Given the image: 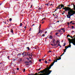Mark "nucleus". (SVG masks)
I'll list each match as a JSON object with an SVG mask.
<instances>
[{
  "instance_id": "f257e3e1",
  "label": "nucleus",
  "mask_w": 75,
  "mask_h": 75,
  "mask_svg": "<svg viewBox=\"0 0 75 75\" xmlns=\"http://www.w3.org/2000/svg\"><path fill=\"white\" fill-rule=\"evenodd\" d=\"M47 67L45 69L42 71L43 73L45 72H46V74H40V75H49L52 72V70H50V69H51V67L49 66V67L48 66H46Z\"/></svg>"
},
{
  "instance_id": "f03ea898",
  "label": "nucleus",
  "mask_w": 75,
  "mask_h": 75,
  "mask_svg": "<svg viewBox=\"0 0 75 75\" xmlns=\"http://www.w3.org/2000/svg\"><path fill=\"white\" fill-rule=\"evenodd\" d=\"M59 59H57V60L56 61H55V60H54L53 61L54 62H53V63L50 65V67L51 68V67H52L53 65H54V63H55V62H57V61H58V60H60V59H61V57H59Z\"/></svg>"
},
{
  "instance_id": "7ed1b4c3",
  "label": "nucleus",
  "mask_w": 75,
  "mask_h": 75,
  "mask_svg": "<svg viewBox=\"0 0 75 75\" xmlns=\"http://www.w3.org/2000/svg\"><path fill=\"white\" fill-rule=\"evenodd\" d=\"M62 9H63V10H65L64 11H68V12H69V11L71 10V9L69 7H67L66 6L64 8H63Z\"/></svg>"
},
{
  "instance_id": "20e7f679",
  "label": "nucleus",
  "mask_w": 75,
  "mask_h": 75,
  "mask_svg": "<svg viewBox=\"0 0 75 75\" xmlns=\"http://www.w3.org/2000/svg\"><path fill=\"white\" fill-rule=\"evenodd\" d=\"M68 15H67V18H71V17L73 15V14L71 13V11H70L69 12H68Z\"/></svg>"
},
{
  "instance_id": "39448f33",
  "label": "nucleus",
  "mask_w": 75,
  "mask_h": 75,
  "mask_svg": "<svg viewBox=\"0 0 75 75\" xmlns=\"http://www.w3.org/2000/svg\"><path fill=\"white\" fill-rule=\"evenodd\" d=\"M68 40H69V48H71V43H72V44H73V45H75V44L74 43V42H72L71 41H72V40H71L69 38H68Z\"/></svg>"
},
{
  "instance_id": "423d86ee",
  "label": "nucleus",
  "mask_w": 75,
  "mask_h": 75,
  "mask_svg": "<svg viewBox=\"0 0 75 75\" xmlns=\"http://www.w3.org/2000/svg\"><path fill=\"white\" fill-rule=\"evenodd\" d=\"M53 44H51V45H52L53 47H55V46L57 45V44H55L56 43V41H55V39H53Z\"/></svg>"
},
{
  "instance_id": "0eeeda50",
  "label": "nucleus",
  "mask_w": 75,
  "mask_h": 75,
  "mask_svg": "<svg viewBox=\"0 0 75 75\" xmlns=\"http://www.w3.org/2000/svg\"><path fill=\"white\" fill-rule=\"evenodd\" d=\"M30 52H25V55L23 56V57H25V56H30Z\"/></svg>"
},
{
  "instance_id": "6e6552de",
  "label": "nucleus",
  "mask_w": 75,
  "mask_h": 75,
  "mask_svg": "<svg viewBox=\"0 0 75 75\" xmlns=\"http://www.w3.org/2000/svg\"><path fill=\"white\" fill-rule=\"evenodd\" d=\"M70 12H71V13L73 14V15L74 16V14H75V11H73L72 9H71V10H70Z\"/></svg>"
},
{
  "instance_id": "1a4fd4ad",
  "label": "nucleus",
  "mask_w": 75,
  "mask_h": 75,
  "mask_svg": "<svg viewBox=\"0 0 75 75\" xmlns=\"http://www.w3.org/2000/svg\"><path fill=\"white\" fill-rule=\"evenodd\" d=\"M71 40V42H74V44H75V37L74 38H73V39H70V40Z\"/></svg>"
},
{
  "instance_id": "9d476101",
  "label": "nucleus",
  "mask_w": 75,
  "mask_h": 75,
  "mask_svg": "<svg viewBox=\"0 0 75 75\" xmlns=\"http://www.w3.org/2000/svg\"><path fill=\"white\" fill-rule=\"evenodd\" d=\"M40 72L38 73H36L35 74H34V75H40V74H40Z\"/></svg>"
},
{
  "instance_id": "9b49d317",
  "label": "nucleus",
  "mask_w": 75,
  "mask_h": 75,
  "mask_svg": "<svg viewBox=\"0 0 75 75\" xmlns=\"http://www.w3.org/2000/svg\"><path fill=\"white\" fill-rule=\"evenodd\" d=\"M61 7V5H59L58 7H56L57 9H59V8Z\"/></svg>"
},
{
  "instance_id": "f8f14e48",
  "label": "nucleus",
  "mask_w": 75,
  "mask_h": 75,
  "mask_svg": "<svg viewBox=\"0 0 75 75\" xmlns=\"http://www.w3.org/2000/svg\"><path fill=\"white\" fill-rule=\"evenodd\" d=\"M25 64H26V63H27V64H30V62H28V61H25Z\"/></svg>"
},
{
  "instance_id": "ddd939ff",
  "label": "nucleus",
  "mask_w": 75,
  "mask_h": 75,
  "mask_svg": "<svg viewBox=\"0 0 75 75\" xmlns=\"http://www.w3.org/2000/svg\"><path fill=\"white\" fill-rule=\"evenodd\" d=\"M11 33H12V34H13V30L12 29H11Z\"/></svg>"
},
{
  "instance_id": "4468645a",
  "label": "nucleus",
  "mask_w": 75,
  "mask_h": 75,
  "mask_svg": "<svg viewBox=\"0 0 75 75\" xmlns=\"http://www.w3.org/2000/svg\"><path fill=\"white\" fill-rule=\"evenodd\" d=\"M60 6H61V7H62V8H63V7H64V5H63L62 4H60Z\"/></svg>"
},
{
  "instance_id": "2eb2a0df",
  "label": "nucleus",
  "mask_w": 75,
  "mask_h": 75,
  "mask_svg": "<svg viewBox=\"0 0 75 75\" xmlns=\"http://www.w3.org/2000/svg\"><path fill=\"white\" fill-rule=\"evenodd\" d=\"M3 64V63L1 62L0 63V67H2V65L1 64Z\"/></svg>"
},
{
  "instance_id": "dca6fc26",
  "label": "nucleus",
  "mask_w": 75,
  "mask_h": 75,
  "mask_svg": "<svg viewBox=\"0 0 75 75\" xmlns=\"http://www.w3.org/2000/svg\"><path fill=\"white\" fill-rule=\"evenodd\" d=\"M26 48H27V49H28V51H29V50H30V47H28Z\"/></svg>"
},
{
  "instance_id": "f3484780",
  "label": "nucleus",
  "mask_w": 75,
  "mask_h": 75,
  "mask_svg": "<svg viewBox=\"0 0 75 75\" xmlns=\"http://www.w3.org/2000/svg\"><path fill=\"white\" fill-rule=\"evenodd\" d=\"M56 42V44L57 45V44H58V42H59V40H57Z\"/></svg>"
},
{
  "instance_id": "a211bd4d",
  "label": "nucleus",
  "mask_w": 75,
  "mask_h": 75,
  "mask_svg": "<svg viewBox=\"0 0 75 75\" xmlns=\"http://www.w3.org/2000/svg\"><path fill=\"white\" fill-rule=\"evenodd\" d=\"M65 28H63L61 29H60V30H62L63 31L65 29Z\"/></svg>"
},
{
  "instance_id": "6ab92c4d",
  "label": "nucleus",
  "mask_w": 75,
  "mask_h": 75,
  "mask_svg": "<svg viewBox=\"0 0 75 75\" xmlns=\"http://www.w3.org/2000/svg\"><path fill=\"white\" fill-rule=\"evenodd\" d=\"M22 25H23V24H22V23H21L20 24V27H21Z\"/></svg>"
},
{
  "instance_id": "aec40b11",
  "label": "nucleus",
  "mask_w": 75,
  "mask_h": 75,
  "mask_svg": "<svg viewBox=\"0 0 75 75\" xmlns=\"http://www.w3.org/2000/svg\"><path fill=\"white\" fill-rule=\"evenodd\" d=\"M9 21H12V18H9Z\"/></svg>"
},
{
  "instance_id": "412c9836",
  "label": "nucleus",
  "mask_w": 75,
  "mask_h": 75,
  "mask_svg": "<svg viewBox=\"0 0 75 75\" xmlns=\"http://www.w3.org/2000/svg\"><path fill=\"white\" fill-rule=\"evenodd\" d=\"M50 38L51 39H52V38H53L52 36H51V35H50Z\"/></svg>"
},
{
  "instance_id": "4be33fe9",
  "label": "nucleus",
  "mask_w": 75,
  "mask_h": 75,
  "mask_svg": "<svg viewBox=\"0 0 75 75\" xmlns=\"http://www.w3.org/2000/svg\"><path fill=\"white\" fill-rule=\"evenodd\" d=\"M58 16L56 15V16L55 17V18H58Z\"/></svg>"
},
{
  "instance_id": "5701e85b",
  "label": "nucleus",
  "mask_w": 75,
  "mask_h": 75,
  "mask_svg": "<svg viewBox=\"0 0 75 75\" xmlns=\"http://www.w3.org/2000/svg\"><path fill=\"white\" fill-rule=\"evenodd\" d=\"M66 47H67V48H69V45L66 46Z\"/></svg>"
},
{
  "instance_id": "b1692460",
  "label": "nucleus",
  "mask_w": 75,
  "mask_h": 75,
  "mask_svg": "<svg viewBox=\"0 0 75 75\" xmlns=\"http://www.w3.org/2000/svg\"><path fill=\"white\" fill-rule=\"evenodd\" d=\"M41 25H40L39 27V29H40L41 28Z\"/></svg>"
},
{
  "instance_id": "393cba45",
  "label": "nucleus",
  "mask_w": 75,
  "mask_h": 75,
  "mask_svg": "<svg viewBox=\"0 0 75 75\" xmlns=\"http://www.w3.org/2000/svg\"><path fill=\"white\" fill-rule=\"evenodd\" d=\"M20 62H21L22 61V59H20V60H19Z\"/></svg>"
},
{
  "instance_id": "a878e982",
  "label": "nucleus",
  "mask_w": 75,
  "mask_h": 75,
  "mask_svg": "<svg viewBox=\"0 0 75 75\" xmlns=\"http://www.w3.org/2000/svg\"><path fill=\"white\" fill-rule=\"evenodd\" d=\"M74 10H75V5H74Z\"/></svg>"
},
{
  "instance_id": "bb28decb",
  "label": "nucleus",
  "mask_w": 75,
  "mask_h": 75,
  "mask_svg": "<svg viewBox=\"0 0 75 75\" xmlns=\"http://www.w3.org/2000/svg\"><path fill=\"white\" fill-rule=\"evenodd\" d=\"M45 64H47V62H47V61H46V60H45Z\"/></svg>"
},
{
  "instance_id": "cd10ccee",
  "label": "nucleus",
  "mask_w": 75,
  "mask_h": 75,
  "mask_svg": "<svg viewBox=\"0 0 75 75\" xmlns=\"http://www.w3.org/2000/svg\"><path fill=\"white\" fill-rule=\"evenodd\" d=\"M65 45H66V43H64V45H63V46L64 47L65 46Z\"/></svg>"
},
{
  "instance_id": "c85d7f7f",
  "label": "nucleus",
  "mask_w": 75,
  "mask_h": 75,
  "mask_svg": "<svg viewBox=\"0 0 75 75\" xmlns=\"http://www.w3.org/2000/svg\"><path fill=\"white\" fill-rule=\"evenodd\" d=\"M38 9L39 10H41V8L39 7V8H38Z\"/></svg>"
},
{
  "instance_id": "c756f323",
  "label": "nucleus",
  "mask_w": 75,
  "mask_h": 75,
  "mask_svg": "<svg viewBox=\"0 0 75 75\" xmlns=\"http://www.w3.org/2000/svg\"><path fill=\"white\" fill-rule=\"evenodd\" d=\"M58 34V33H56V35H57V34Z\"/></svg>"
},
{
  "instance_id": "7c9ffc66",
  "label": "nucleus",
  "mask_w": 75,
  "mask_h": 75,
  "mask_svg": "<svg viewBox=\"0 0 75 75\" xmlns=\"http://www.w3.org/2000/svg\"><path fill=\"white\" fill-rule=\"evenodd\" d=\"M26 59H28V61L30 60V59H29L28 58H26Z\"/></svg>"
},
{
  "instance_id": "2f4dec72",
  "label": "nucleus",
  "mask_w": 75,
  "mask_h": 75,
  "mask_svg": "<svg viewBox=\"0 0 75 75\" xmlns=\"http://www.w3.org/2000/svg\"><path fill=\"white\" fill-rule=\"evenodd\" d=\"M16 69L17 70V71H18L19 70V68H16Z\"/></svg>"
},
{
  "instance_id": "473e14b6",
  "label": "nucleus",
  "mask_w": 75,
  "mask_h": 75,
  "mask_svg": "<svg viewBox=\"0 0 75 75\" xmlns=\"http://www.w3.org/2000/svg\"><path fill=\"white\" fill-rule=\"evenodd\" d=\"M25 71V69H23V72H24Z\"/></svg>"
},
{
  "instance_id": "72a5a7b5",
  "label": "nucleus",
  "mask_w": 75,
  "mask_h": 75,
  "mask_svg": "<svg viewBox=\"0 0 75 75\" xmlns=\"http://www.w3.org/2000/svg\"><path fill=\"white\" fill-rule=\"evenodd\" d=\"M3 54H3V53H2V54H1V57L3 56Z\"/></svg>"
},
{
  "instance_id": "f704fd0d",
  "label": "nucleus",
  "mask_w": 75,
  "mask_h": 75,
  "mask_svg": "<svg viewBox=\"0 0 75 75\" xmlns=\"http://www.w3.org/2000/svg\"><path fill=\"white\" fill-rule=\"evenodd\" d=\"M45 20V18L42 19V20Z\"/></svg>"
},
{
  "instance_id": "c9c22d12",
  "label": "nucleus",
  "mask_w": 75,
  "mask_h": 75,
  "mask_svg": "<svg viewBox=\"0 0 75 75\" xmlns=\"http://www.w3.org/2000/svg\"><path fill=\"white\" fill-rule=\"evenodd\" d=\"M51 50H49L48 52H51Z\"/></svg>"
},
{
  "instance_id": "e433bc0d",
  "label": "nucleus",
  "mask_w": 75,
  "mask_h": 75,
  "mask_svg": "<svg viewBox=\"0 0 75 75\" xmlns=\"http://www.w3.org/2000/svg\"><path fill=\"white\" fill-rule=\"evenodd\" d=\"M59 44L58 45V46H60V44H59Z\"/></svg>"
},
{
  "instance_id": "4c0bfd02",
  "label": "nucleus",
  "mask_w": 75,
  "mask_h": 75,
  "mask_svg": "<svg viewBox=\"0 0 75 75\" xmlns=\"http://www.w3.org/2000/svg\"><path fill=\"white\" fill-rule=\"evenodd\" d=\"M7 58H8V59H9V58H10V56H8V57Z\"/></svg>"
},
{
  "instance_id": "58836bf2",
  "label": "nucleus",
  "mask_w": 75,
  "mask_h": 75,
  "mask_svg": "<svg viewBox=\"0 0 75 75\" xmlns=\"http://www.w3.org/2000/svg\"><path fill=\"white\" fill-rule=\"evenodd\" d=\"M39 62H41V59H39Z\"/></svg>"
},
{
  "instance_id": "ea45409f",
  "label": "nucleus",
  "mask_w": 75,
  "mask_h": 75,
  "mask_svg": "<svg viewBox=\"0 0 75 75\" xmlns=\"http://www.w3.org/2000/svg\"><path fill=\"white\" fill-rule=\"evenodd\" d=\"M28 75H34V74H28Z\"/></svg>"
},
{
  "instance_id": "a19ab883",
  "label": "nucleus",
  "mask_w": 75,
  "mask_h": 75,
  "mask_svg": "<svg viewBox=\"0 0 75 75\" xmlns=\"http://www.w3.org/2000/svg\"><path fill=\"white\" fill-rule=\"evenodd\" d=\"M25 65H29V64H26Z\"/></svg>"
},
{
  "instance_id": "79ce46f5",
  "label": "nucleus",
  "mask_w": 75,
  "mask_h": 75,
  "mask_svg": "<svg viewBox=\"0 0 75 75\" xmlns=\"http://www.w3.org/2000/svg\"><path fill=\"white\" fill-rule=\"evenodd\" d=\"M59 32H61V30H59L58 31Z\"/></svg>"
},
{
  "instance_id": "37998d69",
  "label": "nucleus",
  "mask_w": 75,
  "mask_h": 75,
  "mask_svg": "<svg viewBox=\"0 0 75 75\" xmlns=\"http://www.w3.org/2000/svg\"><path fill=\"white\" fill-rule=\"evenodd\" d=\"M40 73H43V72L42 71H40Z\"/></svg>"
},
{
  "instance_id": "c03bdc74",
  "label": "nucleus",
  "mask_w": 75,
  "mask_h": 75,
  "mask_svg": "<svg viewBox=\"0 0 75 75\" xmlns=\"http://www.w3.org/2000/svg\"><path fill=\"white\" fill-rule=\"evenodd\" d=\"M43 36H45V35L43 34L42 35L41 37H43Z\"/></svg>"
},
{
  "instance_id": "a18cd8bd",
  "label": "nucleus",
  "mask_w": 75,
  "mask_h": 75,
  "mask_svg": "<svg viewBox=\"0 0 75 75\" xmlns=\"http://www.w3.org/2000/svg\"><path fill=\"white\" fill-rule=\"evenodd\" d=\"M74 26H71V28H74Z\"/></svg>"
},
{
  "instance_id": "49530a36",
  "label": "nucleus",
  "mask_w": 75,
  "mask_h": 75,
  "mask_svg": "<svg viewBox=\"0 0 75 75\" xmlns=\"http://www.w3.org/2000/svg\"><path fill=\"white\" fill-rule=\"evenodd\" d=\"M29 62H31V63H32L31 60H30Z\"/></svg>"
},
{
  "instance_id": "de8ad7c7",
  "label": "nucleus",
  "mask_w": 75,
  "mask_h": 75,
  "mask_svg": "<svg viewBox=\"0 0 75 75\" xmlns=\"http://www.w3.org/2000/svg\"><path fill=\"white\" fill-rule=\"evenodd\" d=\"M67 24H68V25H69V23L68 22V23H67Z\"/></svg>"
},
{
  "instance_id": "09e8293b",
  "label": "nucleus",
  "mask_w": 75,
  "mask_h": 75,
  "mask_svg": "<svg viewBox=\"0 0 75 75\" xmlns=\"http://www.w3.org/2000/svg\"><path fill=\"white\" fill-rule=\"evenodd\" d=\"M2 4V3H1L0 4V6H1ZM1 7H0V8H1Z\"/></svg>"
},
{
  "instance_id": "8fccbe9b",
  "label": "nucleus",
  "mask_w": 75,
  "mask_h": 75,
  "mask_svg": "<svg viewBox=\"0 0 75 75\" xmlns=\"http://www.w3.org/2000/svg\"><path fill=\"white\" fill-rule=\"evenodd\" d=\"M8 25H9V26H10V27H11V24H8Z\"/></svg>"
},
{
  "instance_id": "3c124183",
  "label": "nucleus",
  "mask_w": 75,
  "mask_h": 75,
  "mask_svg": "<svg viewBox=\"0 0 75 75\" xmlns=\"http://www.w3.org/2000/svg\"><path fill=\"white\" fill-rule=\"evenodd\" d=\"M72 23V21H70V24H71V23Z\"/></svg>"
},
{
  "instance_id": "603ef678",
  "label": "nucleus",
  "mask_w": 75,
  "mask_h": 75,
  "mask_svg": "<svg viewBox=\"0 0 75 75\" xmlns=\"http://www.w3.org/2000/svg\"><path fill=\"white\" fill-rule=\"evenodd\" d=\"M43 23H44V21H43L42 22V23L43 24Z\"/></svg>"
},
{
  "instance_id": "864d4df0",
  "label": "nucleus",
  "mask_w": 75,
  "mask_h": 75,
  "mask_svg": "<svg viewBox=\"0 0 75 75\" xmlns=\"http://www.w3.org/2000/svg\"><path fill=\"white\" fill-rule=\"evenodd\" d=\"M49 61H50V62H51V59H50L49 60Z\"/></svg>"
},
{
  "instance_id": "5fc2aeb1",
  "label": "nucleus",
  "mask_w": 75,
  "mask_h": 75,
  "mask_svg": "<svg viewBox=\"0 0 75 75\" xmlns=\"http://www.w3.org/2000/svg\"><path fill=\"white\" fill-rule=\"evenodd\" d=\"M36 70H38V71H40V70L39 69H36Z\"/></svg>"
},
{
  "instance_id": "6e6d98bb",
  "label": "nucleus",
  "mask_w": 75,
  "mask_h": 75,
  "mask_svg": "<svg viewBox=\"0 0 75 75\" xmlns=\"http://www.w3.org/2000/svg\"><path fill=\"white\" fill-rule=\"evenodd\" d=\"M65 30H63V32L64 33H65Z\"/></svg>"
},
{
  "instance_id": "4d7b16f0",
  "label": "nucleus",
  "mask_w": 75,
  "mask_h": 75,
  "mask_svg": "<svg viewBox=\"0 0 75 75\" xmlns=\"http://www.w3.org/2000/svg\"><path fill=\"white\" fill-rule=\"evenodd\" d=\"M57 11V9H56L55 11H54L53 12H55V11Z\"/></svg>"
},
{
  "instance_id": "13d9d810",
  "label": "nucleus",
  "mask_w": 75,
  "mask_h": 75,
  "mask_svg": "<svg viewBox=\"0 0 75 75\" xmlns=\"http://www.w3.org/2000/svg\"><path fill=\"white\" fill-rule=\"evenodd\" d=\"M62 8L61 7V8H59V9H61Z\"/></svg>"
},
{
  "instance_id": "bf43d9fd",
  "label": "nucleus",
  "mask_w": 75,
  "mask_h": 75,
  "mask_svg": "<svg viewBox=\"0 0 75 75\" xmlns=\"http://www.w3.org/2000/svg\"><path fill=\"white\" fill-rule=\"evenodd\" d=\"M71 24L74 25V24H75V23H72Z\"/></svg>"
},
{
  "instance_id": "052dcab7",
  "label": "nucleus",
  "mask_w": 75,
  "mask_h": 75,
  "mask_svg": "<svg viewBox=\"0 0 75 75\" xmlns=\"http://www.w3.org/2000/svg\"><path fill=\"white\" fill-rule=\"evenodd\" d=\"M65 48L66 50H67V47H66V46L65 47Z\"/></svg>"
},
{
  "instance_id": "680f3d73",
  "label": "nucleus",
  "mask_w": 75,
  "mask_h": 75,
  "mask_svg": "<svg viewBox=\"0 0 75 75\" xmlns=\"http://www.w3.org/2000/svg\"><path fill=\"white\" fill-rule=\"evenodd\" d=\"M30 54H31V55H33V53H31Z\"/></svg>"
},
{
  "instance_id": "e2e57ef3",
  "label": "nucleus",
  "mask_w": 75,
  "mask_h": 75,
  "mask_svg": "<svg viewBox=\"0 0 75 75\" xmlns=\"http://www.w3.org/2000/svg\"><path fill=\"white\" fill-rule=\"evenodd\" d=\"M68 36V37H71V36L69 35H67Z\"/></svg>"
},
{
  "instance_id": "0e129e2a",
  "label": "nucleus",
  "mask_w": 75,
  "mask_h": 75,
  "mask_svg": "<svg viewBox=\"0 0 75 75\" xmlns=\"http://www.w3.org/2000/svg\"><path fill=\"white\" fill-rule=\"evenodd\" d=\"M41 33L40 31H39V33H38V34H39V33Z\"/></svg>"
},
{
  "instance_id": "69168bd1",
  "label": "nucleus",
  "mask_w": 75,
  "mask_h": 75,
  "mask_svg": "<svg viewBox=\"0 0 75 75\" xmlns=\"http://www.w3.org/2000/svg\"><path fill=\"white\" fill-rule=\"evenodd\" d=\"M29 58H30V59H32V58L31 57H29Z\"/></svg>"
},
{
  "instance_id": "338daca9",
  "label": "nucleus",
  "mask_w": 75,
  "mask_h": 75,
  "mask_svg": "<svg viewBox=\"0 0 75 75\" xmlns=\"http://www.w3.org/2000/svg\"><path fill=\"white\" fill-rule=\"evenodd\" d=\"M67 50V49H64V51H66Z\"/></svg>"
},
{
  "instance_id": "774afa93",
  "label": "nucleus",
  "mask_w": 75,
  "mask_h": 75,
  "mask_svg": "<svg viewBox=\"0 0 75 75\" xmlns=\"http://www.w3.org/2000/svg\"><path fill=\"white\" fill-rule=\"evenodd\" d=\"M24 28H25V29L26 28V26H25Z\"/></svg>"
}]
</instances>
